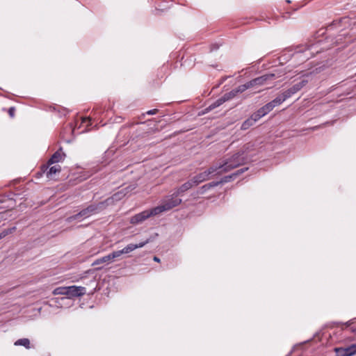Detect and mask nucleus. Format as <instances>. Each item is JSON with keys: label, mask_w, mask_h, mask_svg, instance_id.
<instances>
[{"label": "nucleus", "mask_w": 356, "mask_h": 356, "mask_svg": "<svg viewBox=\"0 0 356 356\" xmlns=\"http://www.w3.org/2000/svg\"><path fill=\"white\" fill-rule=\"evenodd\" d=\"M244 152H238L234 155H232L229 159H225L219 165H217L219 171L218 174H222L224 172H227L235 168L238 167L240 165L243 164L245 162V156Z\"/></svg>", "instance_id": "f257e3e1"}, {"label": "nucleus", "mask_w": 356, "mask_h": 356, "mask_svg": "<svg viewBox=\"0 0 356 356\" xmlns=\"http://www.w3.org/2000/svg\"><path fill=\"white\" fill-rule=\"evenodd\" d=\"M181 199L174 196L172 194L165 196L159 206L154 207V212L159 215L163 212L171 210L181 203Z\"/></svg>", "instance_id": "f03ea898"}, {"label": "nucleus", "mask_w": 356, "mask_h": 356, "mask_svg": "<svg viewBox=\"0 0 356 356\" xmlns=\"http://www.w3.org/2000/svg\"><path fill=\"white\" fill-rule=\"evenodd\" d=\"M105 208L104 202H102L97 204H91L88 206L87 208L81 211L79 213L69 217L67 220L68 222H72L74 220L79 219V218H86L94 213H97L101 210Z\"/></svg>", "instance_id": "7ed1b4c3"}, {"label": "nucleus", "mask_w": 356, "mask_h": 356, "mask_svg": "<svg viewBox=\"0 0 356 356\" xmlns=\"http://www.w3.org/2000/svg\"><path fill=\"white\" fill-rule=\"evenodd\" d=\"M219 171L218 168L216 165H213L209 168L207 170L204 171L202 172L199 173L198 175L194 176L191 179L195 186L198 185L199 184L209 179V175L212 174H218Z\"/></svg>", "instance_id": "20e7f679"}, {"label": "nucleus", "mask_w": 356, "mask_h": 356, "mask_svg": "<svg viewBox=\"0 0 356 356\" xmlns=\"http://www.w3.org/2000/svg\"><path fill=\"white\" fill-rule=\"evenodd\" d=\"M154 216H156V213L154 212V208L150 210H145L132 216L130 219V222L131 224H138L143 222L148 218Z\"/></svg>", "instance_id": "39448f33"}, {"label": "nucleus", "mask_w": 356, "mask_h": 356, "mask_svg": "<svg viewBox=\"0 0 356 356\" xmlns=\"http://www.w3.org/2000/svg\"><path fill=\"white\" fill-rule=\"evenodd\" d=\"M275 78L274 74H267L261 76L257 77L249 81L251 87L256 86H262L267 83L268 81L273 80Z\"/></svg>", "instance_id": "423d86ee"}, {"label": "nucleus", "mask_w": 356, "mask_h": 356, "mask_svg": "<svg viewBox=\"0 0 356 356\" xmlns=\"http://www.w3.org/2000/svg\"><path fill=\"white\" fill-rule=\"evenodd\" d=\"M308 83V81L305 79H302L300 82L294 84L291 88L284 91V94L287 95V98L291 97L293 95L298 92L306 84Z\"/></svg>", "instance_id": "0eeeda50"}, {"label": "nucleus", "mask_w": 356, "mask_h": 356, "mask_svg": "<svg viewBox=\"0 0 356 356\" xmlns=\"http://www.w3.org/2000/svg\"><path fill=\"white\" fill-rule=\"evenodd\" d=\"M86 293V288L83 286H67L68 298L79 297Z\"/></svg>", "instance_id": "6e6552de"}, {"label": "nucleus", "mask_w": 356, "mask_h": 356, "mask_svg": "<svg viewBox=\"0 0 356 356\" xmlns=\"http://www.w3.org/2000/svg\"><path fill=\"white\" fill-rule=\"evenodd\" d=\"M335 350L339 356H353L356 354V343L346 348H336Z\"/></svg>", "instance_id": "1a4fd4ad"}, {"label": "nucleus", "mask_w": 356, "mask_h": 356, "mask_svg": "<svg viewBox=\"0 0 356 356\" xmlns=\"http://www.w3.org/2000/svg\"><path fill=\"white\" fill-rule=\"evenodd\" d=\"M243 172H244L243 170H239L236 173H234L232 175L225 177L221 181H220V183L229 181L232 178H233L234 177H236V175H238L239 174H241ZM218 184H219V182H211V183H209V184H205L204 186H203L202 187V189L205 191V190L209 189L212 187L218 186Z\"/></svg>", "instance_id": "9d476101"}, {"label": "nucleus", "mask_w": 356, "mask_h": 356, "mask_svg": "<svg viewBox=\"0 0 356 356\" xmlns=\"http://www.w3.org/2000/svg\"><path fill=\"white\" fill-rule=\"evenodd\" d=\"M125 192L123 190L115 193L111 197L106 199L104 202L105 207L111 204H113L115 201L121 200L124 195Z\"/></svg>", "instance_id": "9b49d317"}, {"label": "nucleus", "mask_w": 356, "mask_h": 356, "mask_svg": "<svg viewBox=\"0 0 356 356\" xmlns=\"http://www.w3.org/2000/svg\"><path fill=\"white\" fill-rule=\"evenodd\" d=\"M287 95L284 94L283 92L282 94L278 95L275 99L269 102L268 104L271 105V108L273 109L275 106L280 105L282 102H284L286 99H287Z\"/></svg>", "instance_id": "f8f14e48"}, {"label": "nucleus", "mask_w": 356, "mask_h": 356, "mask_svg": "<svg viewBox=\"0 0 356 356\" xmlns=\"http://www.w3.org/2000/svg\"><path fill=\"white\" fill-rule=\"evenodd\" d=\"M60 170H61V168L59 165H56L51 166L49 169V170L47 172V176L49 179H53L54 176L56 174L59 173L60 172Z\"/></svg>", "instance_id": "ddd939ff"}, {"label": "nucleus", "mask_w": 356, "mask_h": 356, "mask_svg": "<svg viewBox=\"0 0 356 356\" xmlns=\"http://www.w3.org/2000/svg\"><path fill=\"white\" fill-rule=\"evenodd\" d=\"M112 261H111V259L110 257V255L108 254V255H106L104 257H102L99 259H96L92 264V266H99L100 264H110L111 263Z\"/></svg>", "instance_id": "4468645a"}, {"label": "nucleus", "mask_w": 356, "mask_h": 356, "mask_svg": "<svg viewBox=\"0 0 356 356\" xmlns=\"http://www.w3.org/2000/svg\"><path fill=\"white\" fill-rule=\"evenodd\" d=\"M225 102H227V101L225 100V97L223 95L222 97H221L220 98H219L216 101H215L213 103H212L211 105H209L206 108V110H207V111H211V110L216 108V107L220 106V105H222Z\"/></svg>", "instance_id": "2eb2a0df"}, {"label": "nucleus", "mask_w": 356, "mask_h": 356, "mask_svg": "<svg viewBox=\"0 0 356 356\" xmlns=\"http://www.w3.org/2000/svg\"><path fill=\"white\" fill-rule=\"evenodd\" d=\"M62 159H63V154L60 153V152L57 151L52 155L51 159L49 160L48 164L51 165L53 163H58V162L62 160Z\"/></svg>", "instance_id": "dca6fc26"}, {"label": "nucleus", "mask_w": 356, "mask_h": 356, "mask_svg": "<svg viewBox=\"0 0 356 356\" xmlns=\"http://www.w3.org/2000/svg\"><path fill=\"white\" fill-rule=\"evenodd\" d=\"M14 344L15 346H23L27 349H29L31 348L30 341L26 338L18 339L15 342Z\"/></svg>", "instance_id": "f3484780"}, {"label": "nucleus", "mask_w": 356, "mask_h": 356, "mask_svg": "<svg viewBox=\"0 0 356 356\" xmlns=\"http://www.w3.org/2000/svg\"><path fill=\"white\" fill-rule=\"evenodd\" d=\"M53 293L54 295H65V296H67V286L57 287L54 290Z\"/></svg>", "instance_id": "a211bd4d"}, {"label": "nucleus", "mask_w": 356, "mask_h": 356, "mask_svg": "<svg viewBox=\"0 0 356 356\" xmlns=\"http://www.w3.org/2000/svg\"><path fill=\"white\" fill-rule=\"evenodd\" d=\"M251 86L248 82L245 83V84H243V85H241L239 86H238L235 90L236 92H237V94L238 93H242L244 91H245L246 90L249 89V88H251Z\"/></svg>", "instance_id": "6ab92c4d"}, {"label": "nucleus", "mask_w": 356, "mask_h": 356, "mask_svg": "<svg viewBox=\"0 0 356 356\" xmlns=\"http://www.w3.org/2000/svg\"><path fill=\"white\" fill-rule=\"evenodd\" d=\"M254 124L255 123L253 122V120L249 118L243 122L241 129L242 130H246L249 129L250 127L253 126Z\"/></svg>", "instance_id": "aec40b11"}, {"label": "nucleus", "mask_w": 356, "mask_h": 356, "mask_svg": "<svg viewBox=\"0 0 356 356\" xmlns=\"http://www.w3.org/2000/svg\"><path fill=\"white\" fill-rule=\"evenodd\" d=\"M137 249V246L135 245L134 243H129L127 245H126L123 249L124 254H129L134 250Z\"/></svg>", "instance_id": "412c9836"}, {"label": "nucleus", "mask_w": 356, "mask_h": 356, "mask_svg": "<svg viewBox=\"0 0 356 356\" xmlns=\"http://www.w3.org/2000/svg\"><path fill=\"white\" fill-rule=\"evenodd\" d=\"M193 186H195L194 184L193 183L192 180L190 179L180 186V191H184V192H186L191 188Z\"/></svg>", "instance_id": "4be33fe9"}, {"label": "nucleus", "mask_w": 356, "mask_h": 356, "mask_svg": "<svg viewBox=\"0 0 356 356\" xmlns=\"http://www.w3.org/2000/svg\"><path fill=\"white\" fill-rule=\"evenodd\" d=\"M123 254H124V252L122 249L120 250L114 251L112 253L109 254V255H110V257L113 262L116 258L120 257Z\"/></svg>", "instance_id": "5701e85b"}, {"label": "nucleus", "mask_w": 356, "mask_h": 356, "mask_svg": "<svg viewBox=\"0 0 356 356\" xmlns=\"http://www.w3.org/2000/svg\"><path fill=\"white\" fill-rule=\"evenodd\" d=\"M237 92H236L235 89L232 90V91L227 92L224 95V97L225 98L226 101H229L232 99H233L234 97L237 95Z\"/></svg>", "instance_id": "b1692460"}, {"label": "nucleus", "mask_w": 356, "mask_h": 356, "mask_svg": "<svg viewBox=\"0 0 356 356\" xmlns=\"http://www.w3.org/2000/svg\"><path fill=\"white\" fill-rule=\"evenodd\" d=\"M260 110H261V112H263L264 114L266 115L270 111H271L273 108H271V105L268 103L261 108H260Z\"/></svg>", "instance_id": "393cba45"}, {"label": "nucleus", "mask_w": 356, "mask_h": 356, "mask_svg": "<svg viewBox=\"0 0 356 356\" xmlns=\"http://www.w3.org/2000/svg\"><path fill=\"white\" fill-rule=\"evenodd\" d=\"M253 146H254V145H253L252 144H251V143H248V144H246V145L243 147V150H242L241 152H243L245 153V152H248V151H250V150L252 149Z\"/></svg>", "instance_id": "a878e982"}, {"label": "nucleus", "mask_w": 356, "mask_h": 356, "mask_svg": "<svg viewBox=\"0 0 356 356\" xmlns=\"http://www.w3.org/2000/svg\"><path fill=\"white\" fill-rule=\"evenodd\" d=\"M250 118L252 120H253V122L255 123L256 122H257L261 118L259 117V115H258V113L257 112L254 113L253 114H252V115L250 116Z\"/></svg>", "instance_id": "bb28decb"}, {"label": "nucleus", "mask_w": 356, "mask_h": 356, "mask_svg": "<svg viewBox=\"0 0 356 356\" xmlns=\"http://www.w3.org/2000/svg\"><path fill=\"white\" fill-rule=\"evenodd\" d=\"M184 191H180V187L177 188L176 189V191L172 193V195L177 197H179V195H181L182 193H184Z\"/></svg>", "instance_id": "cd10ccee"}, {"label": "nucleus", "mask_w": 356, "mask_h": 356, "mask_svg": "<svg viewBox=\"0 0 356 356\" xmlns=\"http://www.w3.org/2000/svg\"><path fill=\"white\" fill-rule=\"evenodd\" d=\"M148 243H149V240H146V241H142L138 244H135V245L137 246V248H140L144 247Z\"/></svg>", "instance_id": "c85d7f7f"}, {"label": "nucleus", "mask_w": 356, "mask_h": 356, "mask_svg": "<svg viewBox=\"0 0 356 356\" xmlns=\"http://www.w3.org/2000/svg\"><path fill=\"white\" fill-rule=\"evenodd\" d=\"M9 231H3L0 233V239L4 238L8 234Z\"/></svg>", "instance_id": "c756f323"}, {"label": "nucleus", "mask_w": 356, "mask_h": 356, "mask_svg": "<svg viewBox=\"0 0 356 356\" xmlns=\"http://www.w3.org/2000/svg\"><path fill=\"white\" fill-rule=\"evenodd\" d=\"M8 113L10 115V117H13L15 115V108L13 107H11L8 110Z\"/></svg>", "instance_id": "7c9ffc66"}, {"label": "nucleus", "mask_w": 356, "mask_h": 356, "mask_svg": "<svg viewBox=\"0 0 356 356\" xmlns=\"http://www.w3.org/2000/svg\"><path fill=\"white\" fill-rule=\"evenodd\" d=\"M158 112L157 109L149 110L147 112V115H154Z\"/></svg>", "instance_id": "2f4dec72"}, {"label": "nucleus", "mask_w": 356, "mask_h": 356, "mask_svg": "<svg viewBox=\"0 0 356 356\" xmlns=\"http://www.w3.org/2000/svg\"><path fill=\"white\" fill-rule=\"evenodd\" d=\"M258 115H259V117L261 118L262 117H264L265 115L264 114L263 112H261V110H260V108L256 111Z\"/></svg>", "instance_id": "473e14b6"}, {"label": "nucleus", "mask_w": 356, "mask_h": 356, "mask_svg": "<svg viewBox=\"0 0 356 356\" xmlns=\"http://www.w3.org/2000/svg\"><path fill=\"white\" fill-rule=\"evenodd\" d=\"M15 229L16 228L15 227H13L10 228V229H4L3 231H9V232H8V234H9L13 233L15 230Z\"/></svg>", "instance_id": "72a5a7b5"}, {"label": "nucleus", "mask_w": 356, "mask_h": 356, "mask_svg": "<svg viewBox=\"0 0 356 356\" xmlns=\"http://www.w3.org/2000/svg\"><path fill=\"white\" fill-rule=\"evenodd\" d=\"M90 120L88 119V118H83L82 119V123H86L88 122H89Z\"/></svg>", "instance_id": "f704fd0d"}, {"label": "nucleus", "mask_w": 356, "mask_h": 356, "mask_svg": "<svg viewBox=\"0 0 356 356\" xmlns=\"http://www.w3.org/2000/svg\"><path fill=\"white\" fill-rule=\"evenodd\" d=\"M154 261L156 262H160V259L157 257H154Z\"/></svg>", "instance_id": "c9c22d12"}, {"label": "nucleus", "mask_w": 356, "mask_h": 356, "mask_svg": "<svg viewBox=\"0 0 356 356\" xmlns=\"http://www.w3.org/2000/svg\"><path fill=\"white\" fill-rule=\"evenodd\" d=\"M102 267H98L97 269V270H100V269H102Z\"/></svg>", "instance_id": "e433bc0d"}]
</instances>
